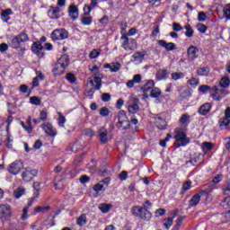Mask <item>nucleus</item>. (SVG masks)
Segmentation results:
<instances>
[{
  "label": "nucleus",
  "instance_id": "nucleus-15",
  "mask_svg": "<svg viewBox=\"0 0 230 230\" xmlns=\"http://www.w3.org/2000/svg\"><path fill=\"white\" fill-rule=\"evenodd\" d=\"M155 85V83L152 80L147 81L146 84L141 88V91L144 93V97L148 98V93L149 91H152L154 89V86Z\"/></svg>",
  "mask_w": 230,
  "mask_h": 230
},
{
  "label": "nucleus",
  "instance_id": "nucleus-7",
  "mask_svg": "<svg viewBox=\"0 0 230 230\" xmlns=\"http://www.w3.org/2000/svg\"><path fill=\"white\" fill-rule=\"evenodd\" d=\"M21 170H24V164L21 160L13 162L7 168V172H9V173H12L13 175H17V173H21Z\"/></svg>",
  "mask_w": 230,
  "mask_h": 230
},
{
  "label": "nucleus",
  "instance_id": "nucleus-58",
  "mask_svg": "<svg viewBox=\"0 0 230 230\" xmlns=\"http://www.w3.org/2000/svg\"><path fill=\"white\" fill-rule=\"evenodd\" d=\"M48 119V111H41L40 113V121H46Z\"/></svg>",
  "mask_w": 230,
  "mask_h": 230
},
{
  "label": "nucleus",
  "instance_id": "nucleus-64",
  "mask_svg": "<svg viewBox=\"0 0 230 230\" xmlns=\"http://www.w3.org/2000/svg\"><path fill=\"white\" fill-rule=\"evenodd\" d=\"M102 102H111V94L110 93H102Z\"/></svg>",
  "mask_w": 230,
  "mask_h": 230
},
{
  "label": "nucleus",
  "instance_id": "nucleus-13",
  "mask_svg": "<svg viewBox=\"0 0 230 230\" xmlns=\"http://www.w3.org/2000/svg\"><path fill=\"white\" fill-rule=\"evenodd\" d=\"M31 50L39 57V58H42L44 57V47L40 42H33L31 46Z\"/></svg>",
  "mask_w": 230,
  "mask_h": 230
},
{
  "label": "nucleus",
  "instance_id": "nucleus-39",
  "mask_svg": "<svg viewBox=\"0 0 230 230\" xmlns=\"http://www.w3.org/2000/svg\"><path fill=\"white\" fill-rule=\"evenodd\" d=\"M111 208H112V205L102 203L99 206V209L102 211V213H107L108 211H111Z\"/></svg>",
  "mask_w": 230,
  "mask_h": 230
},
{
  "label": "nucleus",
  "instance_id": "nucleus-5",
  "mask_svg": "<svg viewBox=\"0 0 230 230\" xmlns=\"http://www.w3.org/2000/svg\"><path fill=\"white\" fill-rule=\"evenodd\" d=\"M30 40V37L26 32H21L20 34L16 35L14 38L12 39L11 40V46L14 49H17L21 48V44L22 42H28Z\"/></svg>",
  "mask_w": 230,
  "mask_h": 230
},
{
  "label": "nucleus",
  "instance_id": "nucleus-46",
  "mask_svg": "<svg viewBox=\"0 0 230 230\" xmlns=\"http://www.w3.org/2000/svg\"><path fill=\"white\" fill-rule=\"evenodd\" d=\"M184 220L183 217H181L177 219L176 224L174 225L172 230H179L181 229V226H182V222Z\"/></svg>",
  "mask_w": 230,
  "mask_h": 230
},
{
  "label": "nucleus",
  "instance_id": "nucleus-53",
  "mask_svg": "<svg viewBox=\"0 0 230 230\" xmlns=\"http://www.w3.org/2000/svg\"><path fill=\"white\" fill-rule=\"evenodd\" d=\"M208 19V15L204 12H199L198 14V21L199 22H204Z\"/></svg>",
  "mask_w": 230,
  "mask_h": 230
},
{
  "label": "nucleus",
  "instance_id": "nucleus-14",
  "mask_svg": "<svg viewBox=\"0 0 230 230\" xmlns=\"http://www.w3.org/2000/svg\"><path fill=\"white\" fill-rule=\"evenodd\" d=\"M40 128H43L46 134L51 137H55V136H57V129L53 128V125H51V123L42 124Z\"/></svg>",
  "mask_w": 230,
  "mask_h": 230
},
{
  "label": "nucleus",
  "instance_id": "nucleus-10",
  "mask_svg": "<svg viewBox=\"0 0 230 230\" xmlns=\"http://www.w3.org/2000/svg\"><path fill=\"white\" fill-rule=\"evenodd\" d=\"M230 125V107H227L225 111V116L219 119V128L226 130Z\"/></svg>",
  "mask_w": 230,
  "mask_h": 230
},
{
  "label": "nucleus",
  "instance_id": "nucleus-45",
  "mask_svg": "<svg viewBox=\"0 0 230 230\" xmlns=\"http://www.w3.org/2000/svg\"><path fill=\"white\" fill-rule=\"evenodd\" d=\"M99 114L101 116H103L104 118H107V116H109V114H111V111L109 110V108L107 107H102L100 111Z\"/></svg>",
  "mask_w": 230,
  "mask_h": 230
},
{
  "label": "nucleus",
  "instance_id": "nucleus-42",
  "mask_svg": "<svg viewBox=\"0 0 230 230\" xmlns=\"http://www.w3.org/2000/svg\"><path fill=\"white\" fill-rule=\"evenodd\" d=\"M66 78L70 84H75L76 82V76H75L73 73H67Z\"/></svg>",
  "mask_w": 230,
  "mask_h": 230
},
{
  "label": "nucleus",
  "instance_id": "nucleus-2",
  "mask_svg": "<svg viewBox=\"0 0 230 230\" xmlns=\"http://www.w3.org/2000/svg\"><path fill=\"white\" fill-rule=\"evenodd\" d=\"M114 123L119 130H128L130 128V120H128V117H127V113L123 110L119 111L114 118Z\"/></svg>",
  "mask_w": 230,
  "mask_h": 230
},
{
  "label": "nucleus",
  "instance_id": "nucleus-8",
  "mask_svg": "<svg viewBox=\"0 0 230 230\" xmlns=\"http://www.w3.org/2000/svg\"><path fill=\"white\" fill-rule=\"evenodd\" d=\"M69 32L66 29H57L52 31L50 37L52 40H64L67 39Z\"/></svg>",
  "mask_w": 230,
  "mask_h": 230
},
{
  "label": "nucleus",
  "instance_id": "nucleus-21",
  "mask_svg": "<svg viewBox=\"0 0 230 230\" xmlns=\"http://www.w3.org/2000/svg\"><path fill=\"white\" fill-rule=\"evenodd\" d=\"M68 13L73 21L78 19V7L76 5H70L68 7Z\"/></svg>",
  "mask_w": 230,
  "mask_h": 230
},
{
  "label": "nucleus",
  "instance_id": "nucleus-35",
  "mask_svg": "<svg viewBox=\"0 0 230 230\" xmlns=\"http://www.w3.org/2000/svg\"><path fill=\"white\" fill-rule=\"evenodd\" d=\"M51 209L49 206H42V207H36L34 208L35 213H48Z\"/></svg>",
  "mask_w": 230,
  "mask_h": 230
},
{
  "label": "nucleus",
  "instance_id": "nucleus-28",
  "mask_svg": "<svg viewBox=\"0 0 230 230\" xmlns=\"http://www.w3.org/2000/svg\"><path fill=\"white\" fill-rule=\"evenodd\" d=\"M170 73L166 69H161L156 74L157 80H166Z\"/></svg>",
  "mask_w": 230,
  "mask_h": 230
},
{
  "label": "nucleus",
  "instance_id": "nucleus-27",
  "mask_svg": "<svg viewBox=\"0 0 230 230\" xmlns=\"http://www.w3.org/2000/svg\"><path fill=\"white\" fill-rule=\"evenodd\" d=\"M13 13V11H12V9H5L2 11L1 17L4 22H8V21H10V15H12Z\"/></svg>",
  "mask_w": 230,
  "mask_h": 230
},
{
  "label": "nucleus",
  "instance_id": "nucleus-40",
  "mask_svg": "<svg viewBox=\"0 0 230 230\" xmlns=\"http://www.w3.org/2000/svg\"><path fill=\"white\" fill-rule=\"evenodd\" d=\"M85 224H87V216H85V214H83L77 218V225L85 226Z\"/></svg>",
  "mask_w": 230,
  "mask_h": 230
},
{
  "label": "nucleus",
  "instance_id": "nucleus-56",
  "mask_svg": "<svg viewBox=\"0 0 230 230\" xmlns=\"http://www.w3.org/2000/svg\"><path fill=\"white\" fill-rule=\"evenodd\" d=\"M191 188V181H185L182 185V192L188 191Z\"/></svg>",
  "mask_w": 230,
  "mask_h": 230
},
{
  "label": "nucleus",
  "instance_id": "nucleus-34",
  "mask_svg": "<svg viewBox=\"0 0 230 230\" xmlns=\"http://www.w3.org/2000/svg\"><path fill=\"white\" fill-rule=\"evenodd\" d=\"M197 75L199 76H208L209 75V68L206 66L200 67L197 70Z\"/></svg>",
  "mask_w": 230,
  "mask_h": 230
},
{
  "label": "nucleus",
  "instance_id": "nucleus-33",
  "mask_svg": "<svg viewBox=\"0 0 230 230\" xmlns=\"http://www.w3.org/2000/svg\"><path fill=\"white\" fill-rule=\"evenodd\" d=\"M24 193H26V189H24L23 187H18L14 190L13 196L15 197V199H21V196L24 195Z\"/></svg>",
  "mask_w": 230,
  "mask_h": 230
},
{
  "label": "nucleus",
  "instance_id": "nucleus-18",
  "mask_svg": "<svg viewBox=\"0 0 230 230\" xmlns=\"http://www.w3.org/2000/svg\"><path fill=\"white\" fill-rule=\"evenodd\" d=\"M49 17L50 19H59L60 18V7L50 6L48 12Z\"/></svg>",
  "mask_w": 230,
  "mask_h": 230
},
{
  "label": "nucleus",
  "instance_id": "nucleus-48",
  "mask_svg": "<svg viewBox=\"0 0 230 230\" xmlns=\"http://www.w3.org/2000/svg\"><path fill=\"white\" fill-rule=\"evenodd\" d=\"M101 49H93L90 52L89 57L90 58H98L100 57Z\"/></svg>",
  "mask_w": 230,
  "mask_h": 230
},
{
  "label": "nucleus",
  "instance_id": "nucleus-49",
  "mask_svg": "<svg viewBox=\"0 0 230 230\" xmlns=\"http://www.w3.org/2000/svg\"><path fill=\"white\" fill-rule=\"evenodd\" d=\"M128 26V24L127 23V22H121V23H120L121 35H128V33H126Z\"/></svg>",
  "mask_w": 230,
  "mask_h": 230
},
{
  "label": "nucleus",
  "instance_id": "nucleus-60",
  "mask_svg": "<svg viewBox=\"0 0 230 230\" xmlns=\"http://www.w3.org/2000/svg\"><path fill=\"white\" fill-rule=\"evenodd\" d=\"M127 177H128V172L127 171H122L119 174V179H120V181H127Z\"/></svg>",
  "mask_w": 230,
  "mask_h": 230
},
{
  "label": "nucleus",
  "instance_id": "nucleus-38",
  "mask_svg": "<svg viewBox=\"0 0 230 230\" xmlns=\"http://www.w3.org/2000/svg\"><path fill=\"white\" fill-rule=\"evenodd\" d=\"M217 187L213 184L208 185V189L205 190H201L199 191V195H208V193H211V191H213V190H215Z\"/></svg>",
  "mask_w": 230,
  "mask_h": 230
},
{
  "label": "nucleus",
  "instance_id": "nucleus-57",
  "mask_svg": "<svg viewBox=\"0 0 230 230\" xmlns=\"http://www.w3.org/2000/svg\"><path fill=\"white\" fill-rule=\"evenodd\" d=\"M133 58L135 60H143V58H145V54H143V52H136L133 54Z\"/></svg>",
  "mask_w": 230,
  "mask_h": 230
},
{
  "label": "nucleus",
  "instance_id": "nucleus-17",
  "mask_svg": "<svg viewBox=\"0 0 230 230\" xmlns=\"http://www.w3.org/2000/svg\"><path fill=\"white\" fill-rule=\"evenodd\" d=\"M199 49L197 47L195 46H190L187 49V55L190 58V60H195V58H197V57H199Z\"/></svg>",
  "mask_w": 230,
  "mask_h": 230
},
{
  "label": "nucleus",
  "instance_id": "nucleus-37",
  "mask_svg": "<svg viewBox=\"0 0 230 230\" xmlns=\"http://www.w3.org/2000/svg\"><path fill=\"white\" fill-rule=\"evenodd\" d=\"M219 84L221 85V87H223V89H227V87H229L230 84V79L229 77H223L220 82Z\"/></svg>",
  "mask_w": 230,
  "mask_h": 230
},
{
  "label": "nucleus",
  "instance_id": "nucleus-41",
  "mask_svg": "<svg viewBox=\"0 0 230 230\" xmlns=\"http://www.w3.org/2000/svg\"><path fill=\"white\" fill-rule=\"evenodd\" d=\"M26 124L28 127H24V130H27L29 134H31V132H33V128L31 127V117H28Z\"/></svg>",
  "mask_w": 230,
  "mask_h": 230
},
{
  "label": "nucleus",
  "instance_id": "nucleus-1",
  "mask_svg": "<svg viewBox=\"0 0 230 230\" xmlns=\"http://www.w3.org/2000/svg\"><path fill=\"white\" fill-rule=\"evenodd\" d=\"M152 207V202L150 200H146L143 207L135 206L131 209V213L134 217L137 218H141V220H150L152 218V213L148 211V208Z\"/></svg>",
  "mask_w": 230,
  "mask_h": 230
},
{
  "label": "nucleus",
  "instance_id": "nucleus-3",
  "mask_svg": "<svg viewBox=\"0 0 230 230\" xmlns=\"http://www.w3.org/2000/svg\"><path fill=\"white\" fill-rule=\"evenodd\" d=\"M68 66L69 56L65 54L61 56L60 58L58 60L52 71L56 75H64L66 73V67H67Z\"/></svg>",
  "mask_w": 230,
  "mask_h": 230
},
{
  "label": "nucleus",
  "instance_id": "nucleus-44",
  "mask_svg": "<svg viewBox=\"0 0 230 230\" xmlns=\"http://www.w3.org/2000/svg\"><path fill=\"white\" fill-rule=\"evenodd\" d=\"M185 30H186V32H185V35L186 37H193V29L191 28V25L190 24H186L185 25Z\"/></svg>",
  "mask_w": 230,
  "mask_h": 230
},
{
  "label": "nucleus",
  "instance_id": "nucleus-26",
  "mask_svg": "<svg viewBox=\"0 0 230 230\" xmlns=\"http://www.w3.org/2000/svg\"><path fill=\"white\" fill-rule=\"evenodd\" d=\"M96 4H98V0H91L90 5H84V15H89V13H91V11L94 8V6H96Z\"/></svg>",
  "mask_w": 230,
  "mask_h": 230
},
{
  "label": "nucleus",
  "instance_id": "nucleus-51",
  "mask_svg": "<svg viewBox=\"0 0 230 230\" xmlns=\"http://www.w3.org/2000/svg\"><path fill=\"white\" fill-rule=\"evenodd\" d=\"M197 30L199 31V33H206L208 27L204 23H199L197 25Z\"/></svg>",
  "mask_w": 230,
  "mask_h": 230
},
{
  "label": "nucleus",
  "instance_id": "nucleus-47",
  "mask_svg": "<svg viewBox=\"0 0 230 230\" xmlns=\"http://www.w3.org/2000/svg\"><path fill=\"white\" fill-rule=\"evenodd\" d=\"M181 78H184V74H182V72H174L172 74V80H181Z\"/></svg>",
  "mask_w": 230,
  "mask_h": 230
},
{
  "label": "nucleus",
  "instance_id": "nucleus-12",
  "mask_svg": "<svg viewBox=\"0 0 230 230\" xmlns=\"http://www.w3.org/2000/svg\"><path fill=\"white\" fill-rule=\"evenodd\" d=\"M38 172L35 169H25V171L22 173V177L25 182H30L33 177H36Z\"/></svg>",
  "mask_w": 230,
  "mask_h": 230
},
{
  "label": "nucleus",
  "instance_id": "nucleus-36",
  "mask_svg": "<svg viewBox=\"0 0 230 230\" xmlns=\"http://www.w3.org/2000/svg\"><path fill=\"white\" fill-rule=\"evenodd\" d=\"M149 96H151V98H159L161 96V90L157 87H154L150 91Z\"/></svg>",
  "mask_w": 230,
  "mask_h": 230
},
{
  "label": "nucleus",
  "instance_id": "nucleus-23",
  "mask_svg": "<svg viewBox=\"0 0 230 230\" xmlns=\"http://www.w3.org/2000/svg\"><path fill=\"white\" fill-rule=\"evenodd\" d=\"M155 124L159 130H166V127L168 126L166 120L163 119L161 117L155 119Z\"/></svg>",
  "mask_w": 230,
  "mask_h": 230
},
{
  "label": "nucleus",
  "instance_id": "nucleus-25",
  "mask_svg": "<svg viewBox=\"0 0 230 230\" xmlns=\"http://www.w3.org/2000/svg\"><path fill=\"white\" fill-rule=\"evenodd\" d=\"M99 137L100 141L102 145H105L107 141H109V132L107 130H102L99 131Z\"/></svg>",
  "mask_w": 230,
  "mask_h": 230
},
{
  "label": "nucleus",
  "instance_id": "nucleus-9",
  "mask_svg": "<svg viewBox=\"0 0 230 230\" xmlns=\"http://www.w3.org/2000/svg\"><path fill=\"white\" fill-rule=\"evenodd\" d=\"M12 217V208L10 205H1L0 206V218L3 222L10 220Z\"/></svg>",
  "mask_w": 230,
  "mask_h": 230
},
{
  "label": "nucleus",
  "instance_id": "nucleus-62",
  "mask_svg": "<svg viewBox=\"0 0 230 230\" xmlns=\"http://www.w3.org/2000/svg\"><path fill=\"white\" fill-rule=\"evenodd\" d=\"M222 181V174H217L212 180L213 184H218Z\"/></svg>",
  "mask_w": 230,
  "mask_h": 230
},
{
  "label": "nucleus",
  "instance_id": "nucleus-29",
  "mask_svg": "<svg viewBox=\"0 0 230 230\" xmlns=\"http://www.w3.org/2000/svg\"><path fill=\"white\" fill-rule=\"evenodd\" d=\"M191 117L188 113H184L180 119V125L182 127H188L190 125V119Z\"/></svg>",
  "mask_w": 230,
  "mask_h": 230
},
{
  "label": "nucleus",
  "instance_id": "nucleus-52",
  "mask_svg": "<svg viewBox=\"0 0 230 230\" xmlns=\"http://www.w3.org/2000/svg\"><path fill=\"white\" fill-rule=\"evenodd\" d=\"M30 102L32 105H40L41 103L40 98L37 96L31 97Z\"/></svg>",
  "mask_w": 230,
  "mask_h": 230
},
{
  "label": "nucleus",
  "instance_id": "nucleus-32",
  "mask_svg": "<svg viewBox=\"0 0 230 230\" xmlns=\"http://www.w3.org/2000/svg\"><path fill=\"white\" fill-rule=\"evenodd\" d=\"M81 22L84 26H91L93 24V16H87L84 14V16H82Z\"/></svg>",
  "mask_w": 230,
  "mask_h": 230
},
{
  "label": "nucleus",
  "instance_id": "nucleus-6",
  "mask_svg": "<svg viewBox=\"0 0 230 230\" xmlns=\"http://www.w3.org/2000/svg\"><path fill=\"white\" fill-rule=\"evenodd\" d=\"M121 40H124L122 43V48L126 51H132L137 48V42L134 39H128V34H124L120 37Z\"/></svg>",
  "mask_w": 230,
  "mask_h": 230
},
{
  "label": "nucleus",
  "instance_id": "nucleus-61",
  "mask_svg": "<svg viewBox=\"0 0 230 230\" xmlns=\"http://www.w3.org/2000/svg\"><path fill=\"white\" fill-rule=\"evenodd\" d=\"M173 31H181L182 30V26H181L178 22L172 23Z\"/></svg>",
  "mask_w": 230,
  "mask_h": 230
},
{
  "label": "nucleus",
  "instance_id": "nucleus-30",
  "mask_svg": "<svg viewBox=\"0 0 230 230\" xmlns=\"http://www.w3.org/2000/svg\"><path fill=\"white\" fill-rule=\"evenodd\" d=\"M200 202V194H195L189 201V206L193 208Z\"/></svg>",
  "mask_w": 230,
  "mask_h": 230
},
{
  "label": "nucleus",
  "instance_id": "nucleus-43",
  "mask_svg": "<svg viewBox=\"0 0 230 230\" xmlns=\"http://www.w3.org/2000/svg\"><path fill=\"white\" fill-rule=\"evenodd\" d=\"M33 188L35 190L34 196H36V199H39V192L40 191V182L35 181L33 183Z\"/></svg>",
  "mask_w": 230,
  "mask_h": 230
},
{
  "label": "nucleus",
  "instance_id": "nucleus-24",
  "mask_svg": "<svg viewBox=\"0 0 230 230\" xmlns=\"http://www.w3.org/2000/svg\"><path fill=\"white\" fill-rule=\"evenodd\" d=\"M209 111H211V103L209 102L201 105L199 109V112L201 116H206V114H208Z\"/></svg>",
  "mask_w": 230,
  "mask_h": 230
},
{
  "label": "nucleus",
  "instance_id": "nucleus-54",
  "mask_svg": "<svg viewBox=\"0 0 230 230\" xmlns=\"http://www.w3.org/2000/svg\"><path fill=\"white\" fill-rule=\"evenodd\" d=\"M202 148L203 150H208L209 152L210 150H213V143L204 142L202 144Z\"/></svg>",
  "mask_w": 230,
  "mask_h": 230
},
{
  "label": "nucleus",
  "instance_id": "nucleus-63",
  "mask_svg": "<svg viewBox=\"0 0 230 230\" xmlns=\"http://www.w3.org/2000/svg\"><path fill=\"white\" fill-rule=\"evenodd\" d=\"M103 190V184L102 183H97L94 187H93V190L96 191L97 193L102 191Z\"/></svg>",
  "mask_w": 230,
  "mask_h": 230
},
{
  "label": "nucleus",
  "instance_id": "nucleus-11",
  "mask_svg": "<svg viewBox=\"0 0 230 230\" xmlns=\"http://www.w3.org/2000/svg\"><path fill=\"white\" fill-rule=\"evenodd\" d=\"M213 91L214 92L211 93V97L217 102H220V99L226 96V90L224 88L214 86Z\"/></svg>",
  "mask_w": 230,
  "mask_h": 230
},
{
  "label": "nucleus",
  "instance_id": "nucleus-20",
  "mask_svg": "<svg viewBox=\"0 0 230 230\" xmlns=\"http://www.w3.org/2000/svg\"><path fill=\"white\" fill-rule=\"evenodd\" d=\"M104 67L105 69H111V73H117V71L121 69V64H119V62L106 64L104 65Z\"/></svg>",
  "mask_w": 230,
  "mask_h": 230
},
{
  "label": "nucleus",
  "instance_id": "nucleus-55",
  "mask_svg": "<svg viewBox=\"0 0 230 230\" xmlns=\"http://www.w3.org/2000/svg\"><path fill=\"white\" fill-rule=\"evenodd\" d=\"M58 125L59 127H64V123H66V117L62 115L61 112H58Z\"/></svg>",
  "mask_w": 230,
  "mask_h": 230
},
{
  "label": "nucleus",
  "instance_id": "nucleus-19",
  "mask_svg": "<svg viewBox=\"0 0 230 230\" xmlns=\"http://www.w3.org/2000/svg\"><path fill=\"white\" fill-rule=\"evenodd\" d=\"M158 45L161 46V48H164L166 51H173L174 49H176L175 43H167L164 40H158Z\"/></svg>",
  "mask_w": 230,
  "mask_h": 230
},
{
  "label": "nucleus",
  "instance_id": "nucleus-31",
  "mask_svg": "<svg viewBox=\"0 0 230 230\" xmlns=\"http://www.w3.org/2000/svg\"><path fill=\"white\" fill-rule=\"evenodd\" d=\"M175 217H177V211L174 213L173 217L164 219V227L169 229L171 226H173V218H175Z\"/></svg>",
  "mask_w": 230,
  "mask_h": 230
},
{
  "label": "nucleus",
  "instance_id": "nucleus-50",
  "mask_svg": "<svg viewBox=\"0 0 230 230\" xmlns=\"http://www.w3.org/2000/svg\"><path fill=\"white\" fill-rule=\"evenodd\" d=\"M223 12H224L225 17L230 20V4H227L226 5H225Z\"/></svg>",
  "mask_w": 230,
  "mask_h": 230
},
{
  "label": "nucleus",
  "instance_id": "nucleus-4",
  "mask_svg": "<svg viewBox=\"0 0 230 230\" xmlns=\"http://www.w3.org/2000/svg\"><path fill=\"white\" fill-rule=\"evenodd\" d=\"M174 138L176 139L174 146L176 148H179V146H186V145L190 143V138H188L186 136V130L178 128L174 130Z\"/></svg>",
  "mask_w": 230,
  "mask_h": 230
},
{
  "label": "nucleus",
  "instance_id": "nucleus-59",
  "mask_svg": "<svg viewBox=\"0 0 230 230\" xmlns=\"http://www.w3.org/2000/svg\"><path fill=\"white\" fill-rule=\"evenodd\" d=\"M188 82L192 87H197V85H199V79L195 77H191Z\"/></svg>",
  "mask_w": 230,
  "mask_h": 230
},
{
  "label": "nucleus",
  "instance_id": "nucleus-16",
  "mask_svg": "<svg viewBox=\"0 0 230 230\" xmlns=\"http://www.w3.org/2000/svg\"><path fill=\"white\" fill-rule=\"evenodd\" d=\"M89 80L92 87H94L95 91H100V89H102V78L93 76L90 77Z\"/></svg>",
  "mask_w": 230,
  "mask_h": 230
},
{
  "label": "nucleus",
  "instance_id": "nucleus-22",
  "mask_svg": "<svg viewBox=\"0 0 230 230\" xmlns=\"http://www.w3.org/2000/svg\"><path fill=\"white\" fill-rule=\"evenodd\" d=\"M137 103H139V99H133V103L128 108V112L131 114H136V112L139 111V105Z\"/></svg>",
  "mask_w": 230,
  "mask_h": 230
}]
</instances>
